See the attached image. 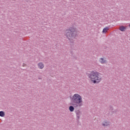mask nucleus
Segmentation results:
<instances>
[{
	"label": "nucleus",
	"instance_id": "f257e3e1",
	"mask_svg": "<svg viewBox=\"0 0 130 130\" xmlns=\"http://www.w3.org/2000/svg\"><path fill=\"white\" fill-rule=\"evenodd\" d=\"M88 78H89L90 81L94 84L96 83H100L102 80V76L101 74L96 71H91L88 75Z\"/></svg>",
	"mask_w": 130,
	"mask_h": 130
},
{
	"label": "nucleus",
	"instance_id": "f03ea898",
	"mask_svg": "<svg viewBox=\"0 0 130 130\" xmlns=\"http://www.w3.org/2000/svg\"><path fill=\"white\" fill-rule=\"evenodd\" d=\"M72 101L74 104H71L72 105L74 106L81 107L83 105V100L82 99V96L79 94H75L72 97Z\"/></svg>",
	"mask_w": 130,
	"mask_h": 130
},
{
	"label": "nucleus",
	"instance_id": "7ed1b4c3",
	"mask_svg": "<svg viewBox=\"0 0 130 130\" xmlns=\"http://www.w3.org/2000/svg\"><path fill=\"white\" fill-rule=\"evenodd\" d=\"M76 34H77L76 29L73 27L67 29L65 31V35L68 39H71L72 37H75V36H76Z\"/></svg>",
	"mask_w": 130,
	"mask_h": 130
},
{
	"label": "nucleus",
	"instance_id": "20e7f679",
	"mask_svg": "<svg viewBox=\"0 0 130 130\" xmlns=\"http://www.w3.org/2000/svg\"><path fill=\"white\" fill-rule=\"evenodd\" d=\"M100 62H101V63H105V62H106V60H105V59L104 58H101L100 60Z\"/></svg>",
	"mask_w": 130,
	"mask_h": 130
},
{
	"label": "nucleus",
	"instance_id": "39448f33",
	"mask_svg": "<svg viewBox=\"0 0 130 130\" xmlns=\"http://www.w3.org/2000/svg\"><path fill=\"white\" fill-rule=\"evenodd\" d=\"M38 67L40 69H43L44 68V65H43L42 63H40L38 64Z\"/></svg>",
	"mask_w": 130,
	"mask_h": 130
},
{
	"label": "nucleus",
	"instance_id": "423d86ee",
	"mask_svg": "<svg viewBox=\"0 0 130 130\" xmlns=\"http://www.w3.org/2000/svg\"><path fill=\"white\" fill-rule=\"evenodd\" d=\"M69 110L70 111H71V112H73V111H74L75 110V108H74V107L73 106H70L69 107Z\"/></svg>",
	"mask_w": 130,
	"mask_h": 130
},
{
	"label": "nucleus",
	"instance_id": "0eeeda50",
	"mask_svg": "<svg viewBox=\"0 0 130 130\" xmlns=\"http://www.w3.org/2000/svg\"><path fill=\"white\" fill-rule=\"evenodd\" d=\"M109 124V123L107 122V121H105L103 123V125L104 126H107Z\"/></svg>",
	"mask_w": 130,
	"mask_h": 130
},
{
	"label": "nucleus",
	"instance_id": "6e6552de",
	"mask_svg": "<svg viewBox=\"0 0 130 130\" xmlns=\"http://www.w3.org/2000/svg\"><path fill=\"white\" fill-rule=\"evenodd\" d=\"M0 116H1V117L5 116V112H4V111H0Z\"/></svg>",
	"mask_w": 130,
	"mask_h": 130
},
{
	"label": "nucleus",
	"instance_id": "1a4fd4ad",
	"mask_svg": "<svg viewBox=\"0 0 130 130\" xmlns=\"http://www.w3.org/2000/svg\"><path fill=\"white\" fill-rule=\"evenodd\" d=\"M108 31V27H105L103 30V33H106Z\"/></svg>",
	"mask_w": 130,
	"mask_h": 130
},
{
	"label": "nucleus",
	"instance_id": "9d476101",
	"mask_svg": "<svg viewBox=\"0 0 130 130\" xmlns=\"http://www.w3.org/2000/svg\"><path fill=\"white\" fill-rule=\"evenodd\" d=\"M119 29L120 31H124L125 27L124 26H120Z\"/></svg>",
	"mask_w": 130,
	"mask_h": 130
},
{
	"label": "nucleus",
	"instance_id": "9b49d317",
	"mask_svg": "<svg viewBox=\"0 0 130 130\" xmlns=\"http://www.w3.org/2000/svg\"><path fill=\"white\" fill-rule=\"evenodd\" d=\"M22 66L23 67H25L26 66V64H23Z\"/></svg>",
	"mask_w": 130,
	"mask_h": 130
}]
</instances>
